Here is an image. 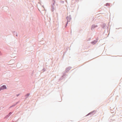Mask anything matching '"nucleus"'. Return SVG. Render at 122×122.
<instances>
[{
    "label": "nucleus",
    "instance_id": "obj_9",
    "mask_svg": "<svg viewBox=\"0 0 122 122\" xmlns=\"http://www.w3.org/2000/svg\"><path fill=\"white\" fill-rule=\"evenodd\" d=\"M65 76V74H64L59 79V80L60 81L62 80L64 78V76Z\"/></svg>",
    "mask_w": 122,
    "mask_h": 122
},
{
    "label": "nucleus",
    "instance_id": "obj_13",
    "mask_svg": "<svg viewBox=\"0 0 122 122\" xmlns=\"http://www.w3.org/2000/svg\"><path fill=\"white\" fill-rule=\"evenodd\" d=\"M105 5L106 6H108L110 5V4L108 3H107Z\"/></svg>",
    "mask_w": 122,
    "mask_h": 122
},
{
    "label": "nucleus",
    "instance_id": "obj_15",
    "mask_svg": "<svg viewBox=\"0 0 122 122\" xmlns=\"http://www.w3.org/2000/svg\"><path fill=\"white\" fill-rule=\"evenodd\" d=\"M68 22H67H67L66 24V25H65V28H66V27L67 26Z\"/></svg>",
    "mask_w": 122,
    "mask_h": 122
},
{
    "label": "nucleus",
    "instance_id": "obj_6",
    "mask_svg": "<svg viewBox=\"0 0 122 122\" xmlns=\"http://www.w3.org/2000/svg\"><path fill=\"white\" fill-rule=\"evenodd\" d=\"M96 112V111L94 110H93V111H92L91 112H90L89 113H88L87 115H86V116H89V115H90V114H93H93H92V115H93L94 114V113H95Z\"/></svg>",
    "mask_w": 122,
    "mask_h": 122
},
{
    "label": "nucleus",
    "instance_id": "obj_20",
    "mask_svg": "<svg viewBox=\"0 0 122 122\" xmlns=\"http://www.w3.org/2000/svg\"><path fill=\"white\" fill-rule=\"evenodd\" d=\"M20 95V93L19 94H17L16 95V96H17V97H18V96H19Z\"/></svg>",
    "mask_w": 122,
    "mask_h": 122
},
{
    "label": "nucleus",
    "instance_id": "obj_2",
    "mask_svg": "<svg viewBox=\"0 0 122 122\" xmlns=\"http://www.w3.org/2000/svg\"><path fill=\"white\" fill-rule=\"evenodd\" d=\"M7 89V87L5 85H3L0 87V91L2 90H4Z\"/></svg>",
    "mask_w": 122,
    "mask_h": 122
},
{
    "label": "nucleus",
    "instance_id": "obj_7",
    "mask_svg": "<svg viewBox=\"0 0 122 122\" xmlns=\"http://www.w3.org/2000/svg\"><path fill=\"white\" fill-rule=\"evenodd\" d=\"M71 67L70 66L66 68L65 70L66 72H67L71 69Z\"/></svg>",
    "mask_w": 122,
    "mask_h": 122
},
{
    "label": "nucleus",
    "instance_id": "obj_19",
    "mask_svg": "<svg viewBox=\"0 0 122 122\" xmlns=\"http://www.w3.org/2000/svg\"><path fill=\"white\" fill-rule=\"evenodd\" d=\"M19 102L18 101V102H16L15 104V105H16L18 103H19Z\"/></svg>",
    "mask_w": 122,
    "mask_h": 122
},
{
    "label": "nucleus",
    "instance_id": "obj_24",
    "mask_svg": "<svg viewBox=\"0 0 122 122\" xmlns=\"http://www.w3.org/2000/svg\"><path fill=\"white\" fill-rule=\"evenodd\" d=\"M91 39V38H89V40H90V39Z\"/></svg>",
    "mask_w": 122,
    "mask_h": 122
},
{
    "label": "nucleus",
    "instance_id": "obj_1",
    "mask_svg": "<svg viewBox=\"0 0 122 122\" xmlns=\"http://www.w3.org/2000/svg\"><path fill=\"white\" fill-rule=\"evenodd\" d=\"M100 25L102 27L101 30H103L104 29H105L106 27H105L106 25V24L103 23L101 25Z\"/></svg>",
    "mask_w": 122,
    "mask_h": 122
},
{
    "label": "nucleus",
    "instance_id": "obj_11",
    "mask_svg": "<svg viewBox=\"0 0 122 122\" xmlns=\"http://www.w3.org/2000/svg\"><path fill=\"white\" fill-rule=\"evenodd\" d=\"M52 4L51 5V6H54L55 5V1L54 0H53L52 1Z\"/></svg>",
    "mask_w": 122,
    "mask_h": 122
},
{
    "label": "nucleus",
    "instance_id": "obj_8",
    "mask_svg": "<svg viewBox=\"0 0 122 122\" xmlns=\"http://www.w3.org/2000/svg\"><path fill=\"white\" fill-rule=\"evenodd\" d=\"M13 35H14V36H17V32L15 31H14L13 32Z\"/></svg>",
    "mask_w": 122,
    "mask_h": 122
},
{
    "label": "nucleus",
    "instance_id": "obj_17",
    "mask_svg": "<svg viewBox=\"0 0 122 122\" xmlns=\"http://www.w3.org/2000/svg\"><path fill=\"white\" fill-rule=\"evenodd\" d=\"M46 70V69L45 68H44L42 69V72H44Z\"/></svg>",
    "mask_w": 122,
    "mask_h": 122
},
{
    "label": "nucleus",
    "instance_id": "obj_26",
    "mask_svg": "<svg viewBox=\"0 0 122 122\" xmlns=\"http://www.w3.org/2000/svg\"><path fill=\"white\" fill-rule=\"evenodd\" d=\"M15 51H16L15 50Z\"/></svg>",
    "mask_w": 122,
    "mask_h": 122
},
{
    "label": "nucleus",
    "instance_id": "obj_14",
    "mask_svg": "<svg viewBox=\"0 0 122 122\" xmlns=\"http://www.w3.org/2000/svg\"><path fill=\"white\" fill-rule=\"evenodd\" d=\"M10 116L8 114L5 116V118H8L10 117Z\"/></svg>",
    "mask_w": 122,
    "mask_h": 122
},
{
    "label": "nucleus",
    "instance_id": "obj_4",
    "mask_svg": "<svg viewBox=\"0 0 122 122\" xmlns=\"http://www.w3.org/2000/svg\"><path fill=\"white\" fill-rule=\"evenodd\" d=\"M98 38H97L96 40H94L91 42V43L94 45L98 41Z\"/></svg>",
    "mask_w": 122,
    "mask_h": 122
},
{
    "label": "nucleus",
    "instance_id": "obj_10",
    "mask_svg": "<svg viewBox=\"0 0 122 122\" xmlns=\"http://www.w3.org/2000/svg\"><path fill=\"white\" fill-rule=\"evenodd\" d=\"M30 94L29 93H28L26 94L25 95V97H26L25 99H26L27 98L29 97L30 95Z\"/></svg>",
    "mask_w": 122,
    "mask_h": 122
},
{
    "label": "nucleus",
    "instance_id": "obj_18",
    "mask_svg": "<svg viewBox=\"0 0 122 122\" xmlns=\"http://www.w3.org/2000/svg\"><path fill=\"white\" fill-rule=\"evenodd\" d=\"M12 112H10L8 114L10 116L12 114Z\"/></svg>",
    "mask_w": 122,
    "mask_h": 122
},
{
    "label": "nucleus",
    "instance_id": "obj_25",
    "mask_svg": "<svg viewBox=\"0 0 122 122\" xmlns=\"http://www.w3.org/2000/svg\"><path fill=\"white\" fill-rule=\"evenodd\" d=\"M42 6L43 8L44 7V6L43 5Z\"/></svg>",
    "mask_w": 122,
    "mask_h": 122
},
{
    "label": "nucleus",
    "instance_id": "obj_16",
    "mask_svg": "<svg viewBox=\"0 0 122 122\" xmlns=\"http://www.w3.org/2000/svg\"><path fill=\"white\" fill-rule=\"evenodd\" d=\"M15 104H13L12 105H11L10 107V108H11L12 107H14L15 106Z\"/></svg>",
    "mask_w": 122,
    "mask_h": 122
},
{
    "label": "nucleus",
    "instance_id": "obj_12",
    "mask_svg": "<svg viewBox=\"0 0 122 122\" xmlns=\"http://www.w3.org/2000/svg\"><path fill=\"white\" fill-rule=\"evenodd\" d=\"M51 10L52 12H53L54 11V6H51Z\"/></svg>",
    "mask_w": 122,
    "mask_h": 122
},
{
    "label": "nucleus",
    "instance_id": "obj_21",
    "mask_svg": "<svg viewBox=\"0 0 122 122\" xmlns=\"http://www.w3.org/2000/svg\"><path fill=\"white\" fill-rule=\"evenodd\" d=\"M64 2V1H61V3H63Z\"/></svg>",
    "mask_w": 122,
    "mask_h": 122
},
{
    "label": "nucleus",
    "instance_id": "obj_22",
    "mask_svg": "<svg viewBox=\"0 0 122 122\" xmlns=\"http://www.w3.org/2000/svg\"><path fill=\"white\" fill-rule=\"evenodd\" d=\"M2 54L1 52L0 51V55H2Z\"/></svg>",
    "mask_w": 122,
    "mask_h": 122
},
{
    "label": "nucleus",
    "instance_id": "obj_3",
    "mask_svg": "<svg viewBox=\"0 0 122 122\" xmlns=\"http://www.w3.org/2000/svg\"><path fill=\"white\" fill-rule=\"evenodd\" d=\"M66 19L67 20V22H70L71 19V15L66 17Z\"/></svg>",
    "mask_w": 122,
    "mask_h": 122
},
{
    "label": "nucleus",
    "instance_id": "obj_5",
    "mask_svg": "<svg viewBox=\"0 0 122 122\" xmlns=\"http://www.w3.org/2000/svg\"><path fill=\"white\" fill-rule=\"evenodd\" d=\"M97 25H95L94 24L91 27V30H92L93 29H94L95 28L97 27Z\"/></svg>",
    "mask_w": 122,
    "mask_h": 122
},
{
    "label": "nucleus",
    "instance_id": "obj_23",
    "mask_svg": "<svg viewBox=\"0 0 122 122\" xmlns=\"http://www.w3.org/2000/svg\"><path fill=\"white\" fill-rule=\"evenodd\" d=\"M105 30H104V32L103 33H104L105 32Z\"/></svg>",
    "mask_w": 122,
    "mask_h": 122
}]
</instances>
